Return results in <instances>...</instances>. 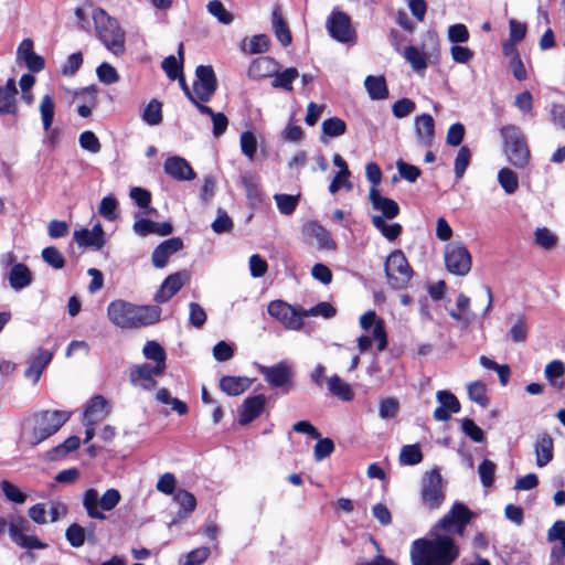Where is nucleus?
I'll list each match as a JSON object with an SVG mask.
<instances>
[{
  "instance_id": "obj_16",
  "label": "nucleus",
  "mask_w": 565,
  "mask_h": 565,
  "mask_svg": "<svg viewBox=\"0 0 565 565\" xmlns=\"http://www.w3.org/2000/svg\"><path fill=\"white\" fill-rule=\"evenodd\" d=\"M28 522L23 518H18L15 521L11 522L9 525V534L11 540L23 548L29 550H43L47 546L46 543L41 542L34 535H26L23 533V530Z\"/></svg>"
},
{
  "instance_id": "obj_26",
  "label": "nucleus",
  "mask_w": 565,
  "mask_h": 565,
  "mask_svg": "<svg viewBox=\"0 0 565 565\" xmlns=\"http://www.w3.org/2000/svg\"><path fill=\"white\" fill-rule=\"evenodd\" d=\"M17 95L18 89L14 78H9L4 86H0V115L18 114Z\"/></svg>"
},
{
  "instance_id": "obj_55",
  "label": "nucleus",
  "mask_w": 565,
  "mask_h": 565,
  "mask_svg": "<svg viewBox=\"0 0 565 565\" xmlns=\"http://www.w3.org/2000/svg\"><path fill=\"white\" fill-rule=\"evenodd\" d=\"M207 11L223 24H230L234 20L233 14L225 9L220 0H211L207 3Z\"/></svg>"
},
{
  "instance_id": "obj_54",
  "label": "nucleus",
  "mask_w": 565,
  "mask_h": 565,
  "mask_svg": "<svg viewBox=\"0 0 565 565\" xmlns=\"http://www.w3.org/2000/svg\"><path fill=\"white\" fill-rule=\"evenodd\" d=\"M65 537L71 546L81 547L85 543V529L77 523H72L66 529Z\"/></svg>"
},
{
  "instance_id": "obj_33",
  "label": "nucleus",
  "mask_w": 565,
  "mask_h": 565,
  "mask_svg": "<svg viewBox=\"0 0 565 565\" xmlns=\"http://www.w3.org/2000/svg\"><path fill=\"white\" fill-rule=\"evenodd\" d=\"M32 273L23 263H17L9 273V284L14 290H21L32 282Z\"/></svg>"
},
{
  "instance_id": "obj_29",
  "label": "nucleus",
  "mask_w": 565,
  "mask_h": 565,
  "mask_svg": "<svg viewBox=\"0 0 565 565\" xmlns=\"http://www.w3.org/2000/svg\"><path fill=\"white\" fill-rule=\"evenodd\" d=\"M250 384V380L246 376L224 375L221 377L218 386L225 394L237 396L246 392Z\"/></svg>"
},
{
  "instance_id": "obj_47",
  "label": "nucleus",
  "mask_w": 565,
  "mask_h": 565,
  "mask_svg": "<svg viewBox=\"0 0 565 565\" xmlns=\"http://www.w3.org/2000/svg\"><path fill=\"white\" fill-rule=\"evenodd\" d=\"M311 234L317 239L318 245L322 249H335L337 244L332 239L329 231L319 224L311 226Z\"/></svg>"
},
{
  "instance_id": "obj_28",
  "label": "nucleus",
  "mask_w": 565,
  "mask_h": 565,
  "mask_svg": "<svg viewBox=\"0 0 565 565\" xmlns=\"http://www.w3.org/2000/svg\"><path fill=\"white\" fill-rule=\"evenodd\" d=\"M416 136L425 147H430L435 138V121L431 115L422 114L415 119Z\"/></svg>"
},
{
  "instance_id": "obj_3",
  "label": "nucleus",
  "mask_w": 565,
  "mask_h": 565,
  "mask_svg": "<svg viewBox=\"0 0 565 565\" xmlns=\"http://www.w3.org/2000/svg\"><path fill=\"white\" fill-rule=\"evenodd\" d=\"M93 19L97 36L107 50L117 56L124 54L125 32L118 21L103 9L95 11Z\"/></svg>"
},
{
  "instance_id": "obj_20",
  "label": "nucleus",
  "mask_w": 565,
  "mask_h": 565,
  "mask_svg": "<svg viewBox=\"0 0 565 565\" xmlns=\"http://www.w3.org/2000/svg\"><path fill=\"white\" fill-rule=\"evenodd\" d=\"M280 70V64L271 56H259L249 64L247 76L258 81L273 77Z\"/></svg>"
},
{
  "instance_id": "obj_58",
  "label": "nucleus",
  "mask_w": 565,
  "mask_h": 565,
  "mask_svg": "<svg viewBox=\"0 0 565 565\" xmlns=\"http://www.w3.org/2000/svg\"><path fill=\"white\" fill-rule=\"evenodd\" d=\"M270 40L267 34H257L253 35L249 39L248 50L246 51L249 54H262L266 53L269 50Z\"/></svg>"
},
{
  "instance_id": "obj_38",
  "label": "nucleus",
  "mask_w": 565,
  "mask_h": 565,
  "mask_svg": "<svg viewBox=\"0 0 565 565\" xmlns=\"http://www.w3.org/2000/svg\"><path fill=\"white\" fill-rule=\"evenodd\" d=\"M372 224L386 239L391 242L397 239L403 232V227L399 223L387 224L380 215L372 216Z\"/></svg>"
},
{
  "instance_id": "obj_45",
  "label": "nucleus",
  "mask_w": 565,
  "mask_h": 565,
  "mask_svg": "<svg viewBox=\"0 0 565 565\" xmlns=\"http://www.w3.org/2000/svg\"><path fill=\"white\" fill-rule=\"evenodd\" d=\"M40 113L42 118L43 128L49 131L55 114V104L50 95H44L40 104Z\"/></svg>"
},
{
  "instance_id": "obj_32",
  "label": "nucleus",
  "mask_w": 565,
  "mask_h": 565,
  "mask_svg": "<svg viewBox=\"0 0 565 565\" xmlns=\"http://www.w3.org/2000/svg\"><path fill=\"white\" fill-rule=\"evenodd\" d=\"M53 354L47 350H42L30 363L29 367L24 371V376L32 380L33 384H36L46 369L51 363Z\"/></svg>"
},
{
  "instance_id": "obj_64",
  "label": "nucleus",
  "mask_w": 565,
  "mask_h": 565,
  "mask_svg": "<svg viewBox=\"0 0 565 565\" xmlns=\"http://www.w3.org/2000/svg\"><path fill=\"white\" fill-rule=\"evenodd\" d=\"M241 149L242 152L248 158L253 159L257 151V140L252 131H244L241 135Z\"/></svg>"
},
{
  "instance_id": "obj_50",
  "label": "nucleus",
  "mask_w": 565,
  "mask_h": 565,
  "mask_svg": "<svg viewBox=\"0 0 565 565\" xmlns=\"http://www.w3.org/2000/svg\"><path fill=\"white\" fill-rule=\"evenodd\" d=\"M81 446V439L77 436H70L66 438L61 445L54 447L51 451V459H56L58 457L65 456L72 451H75Z\"/></svg>"
},
{
  "instance_id": "obj_19",
  "label": "nucleus",
  "mask_w": 565,
  "mask_h": 565,
  "mask_svg": "<svg viewBox=\"0 0 565 565\" xmlns=\"http://www.w3.org/2000/svg\"><path fill=\"white\" fill-rule=\"evenodd\" d=\"M183 248L180 237H171L161 242L152 252L151 262L156 268L167 266L169 258Z\"/></svg>"
},
{
  "instance_id": "obj_34",
  "label": "nucleus",
  "mask_w": 565,
  "mask_h": 565,
  "mask_svg": "<svg viewBox=\"0 0 565 565\" xmlns=\"http://www.w3.org/2000/svg\"><path fill=\"white\" fill-rule=\"evenodd\" d=\"M178 56L179 58L169 55L161 63V67L170 81H175L183 73L184 49L182 43L179 44Z\"/></svg>"
},
{
  "instance_id": "obj_49",
  "label": "nucleus",
  "mask_w": 565,
  "mask_h": 565,
  "mask_svg": "<svg viewBox=\"0 0 565 565\" xmlns=\"http://www.w3.org/2000/svg\"><path fill=\"white\" fill-rule=\"evenodd\" d=\"M42 259L54 269H62L65 266V258L55 246L43 248Z\"/></svg>"
},
{
  "instance_id": "obj_25",
  "label": "nucleus",
  "mask_w": 565,
  "mask_h": 565,
  "mask_svg": "<svg viewBox=\"0 0 565 565\" xmlns=\"http://www.w3.org/2000/svg\"><path fill=\"white\" fill-rule=\"evenodd\" d=\"M370 201L372 203V207L374 210H379L382 212V217L385 220H393L398 216L401 209L397 202L390 198H384L381 195L380 191L376 188L370 189L369 194Z\"/></svg>"
},
{
  "instance_id": "obj_4",
  "label": "nucleus",
  "mask_w": 565,
  "mask_h": 565,
  "mask_svg": "<svg viewBox=\"0 0 565 565\" xmlns=\"http://www.w3.org/2000/svg\"><path fill=\"white\" fill-rule=\"evenodd\" d=\"M384 274L392 289L404 290L409 286L415 273L404 252L394 249L384 262Z\"/></svg>"
},
{
  "instance_id": "obj_8",
  "label": "nucleus",
  "mask_w": 565,
  "mask_h": 565,
  "mask_svg": "<svg viewBox=\"0 0 565 565\" xmlns=\"http://www.w3.org/2000/svg\"><path fill=\"white\" fill-rule=\"evenodd\" d=\"M445 484L437 468L431 469L423 478L420 501L428 510H437L445 501Z\"/></svg>"
},
{
  "instance_id": "obj_5",
  "label": "nucleus",
  "mask_w": 565,
  "mask_h": 565,
  "mask_svg": "<svg viewBox=\"0 0 565 565\" xmlns=\"http://www.w3.org/2000/svg\"><path fill=\"white\" fill-rule=\"evenodd\" d=\"M500 132L509 162L518 169L525 168L530 162L531 153L521 129L518 126L508 125L502 127Z\"/></svg>"
},
{
  "instance_id": "obj_40",
  "label": "nucleus",
  "mask_w": 565,
  "mask_h": 565,
  "mask_svg": "<svg viewBox=\"0 0 565 565\" xmlns=\"http://www.w3.org/2000/svg\"><path fill=\"white\" fill-rule=\"evenodd\" d=\"M508 335L515 343H522L527 340L529 326L524 313L516 317V320L510 328Z\"/></svg>"
},
{
  "instance_id": "obj_12",
  "label": "nucleus",
  "mask_w": 565,
  "mask_h": 565,
  "mask_svg": "<svg viewBox=\"0 0 565 565\" xmlns=\"http://www.w3.org/2000/svg\"><path fill=\"white\" fill-rule=\"evenodd\" d=\"M473 516V512L465 503L456 502L449 512L438 521L435 529L449 531L454 525L456 532L461 535Z\"/></svg>"
},
{
  "instance_id": "obj_1",
  "label": "nucleus",
  "mask_w": 565,
  "mask_h": 565,
  "mask_svg": "<svg viewBox=\"0 0 565 565\" xmlns=\"http://www.w3.org/2000/svg\"><path fill=\"white\" fill-rule=\"evenodd\" d=\"M459 556V548L454 539L436 534L433 540L417 539L412 544L413 565H451Z\"/></svg>"
},
{
  "instance_id": "obj_42",
  "label": "nucleus",
  "mask_w": 565,
  "mask_h": 565,
  "mask_svg": "<svg viewBox=\"0 0 565 565\" xmlns=\"http://www.w3.org/2000/svg\"><path fill=\"white\" fill-rule=\"evenodd\" d=\"M498 181L507 194H513L519 189L518 175L509 168H502L499 171Z\"/></svg>"
},
{
  "instance_id": "obj_37",
  "label": "nucleus",
  "mask_w": 565,
  "mask_h": 565,
  "mask_svg": "<svg viewBox=\"0 0 565 565\" xmlns=\"http://www.w3.org/2000/svg\"><path fill=\"white\" fill-rule=\"evenodd\" d=\"M142 353L146 356V359L156 362L154 366L159 369L158 371L166 370L167 354L160 343H158L157 341H147L142 349Z\"/></svg>"
},
{
  "instance_id": "obj_60",
  "label": "nucleus",
  "mask_w": 565,
  "mask_h": 565,
  "mask_svg": "<svg viewBox=\"0 0 565 565\" xmlns=\"http://www.w3.org/2000/svg\"><path fill=\"white\" fill-rule=\"evenodd\" d=\"M313 448V456L317 461H321L334 451V443L330 438H318Z\"/></svg>"
},
{
  "instance_id": "obj_6",
  "label": "nucleus",
  "mask_w": 565,
  "mask_h": 565,
  "mask_svg": "<svg viewBox=\"0 0 565 565\" xmlns=\"http://www.w3.org/2000/svg\"><path fill=\"white\" fill-rule=\"evenodd\" d=\"M120 499V492L115 488L106 490L102 498H99L96 489L90 488L83 493V507L90 519L104 521L106 515L98 508L103 511H111L117 507Z\"/></svg>"
},
{
  "instance_id": "obj_56",
  "label": "nucleus",
  "mask_w": 565,
  "mask_h": 565,
  "mask_svg": "<svg viewBox=\"0 0 565 565\" xmlns=\"http://www.w3.org/2000/svg\"><path fill=\"white\" fill-rule=\"evenodd\" d=\"M461 429L475 443H483L486 440L483 430L470 418L461 419Z\"/></svg>"
},
{
  "instance_id": "obj_53",
  "label": "nucleus",
  "mask_w": 565,
  "mask_h": 565,
  "mask_svg": "<svg viewBox=\"0 0 565 565\" xmlns=\"http://www.w3.org/2000/svg\"><path fill=\"white\" fill-rule=\"evenodd\" d=\"M471 160V151L467 146H462L455 159V175L457 179H461L466 172Z\"/></svg>"
},
{
  "instance_id": "obj_48",
  "label": "nucleus",
  "mask_w": 565,
  "mask_h": 565,
  "mask_svg": "<svg viewBox=\"0 0 565 565\" xmlns=\"http://www.w3.org/2000/svg\"><path fill=\"white\" fill-rule=\"evenodd\" d=\"M468 395L471 401H473L481 407H487L489 405V398L487 396V387H486L484 383L481 381L472 382L468 386Z\"/></svg>"
},
{
  "instance_id": "obj_46",
  "label": "nucleus",
  "mask_w": 565,
  "mask_h": 565,
  "mask_svg": "<svg viewBox=\"0 0 565 565\" xmlns=\"http://www.w3.org/2000/svg\"><path fill=\"white\" fill-rule=\"evenodd\" d=\"M322 132L329 137H340L347 132V124L339 117H331L322 122Z\"/></svg>"
},
{
  "instance_id": "obj_36",
  "label": "nucleus",
  "mask_w": 565,
  "mask_h": 565,
  "mask_svg": "<svg viewBox=\"0 0 565 565\" xmlns=\"http://www.w3.org/2000/svg\"><path fill=\"white\" fill-rule=\"evenodd\" d=\"M365 88L371 99L381 100L388 96V88L383 76H366L364 81Z\"/></svg>"
},
{
  "instance_id": "obj_17",
  "label": "nucleus",
  "mask_w": 565,
  "mask_h": 565,
  "mask_svg": "<svg viewBox=\"0 0 565 565\" xmlns=\"http://www.w3.org/2000/svg\"><path fill=\"white\" fill-rule=\"evenodd\" d=\"M266 396L257 394L246 397L238 408V424L245 426L258 418L265 411Z\"/></svg>"
},
{
  "instance_id": "obj_39",
  "label": "nucleus",
  "mask_w": 565,
  "mask_h": 565,
  "mask_svg": "<svg viewBox=\"0 0 565 565\" xmlns=\"http://www.w3.org/2000/svg\"><path fill=\"white\" fill-rule=\"evenodd\" d=\"M299 76V72L296 67H288L282 72H277L273 77L271 87L273 88H281L287 92H291L294 89L292 83Z\"/></svg>"
},
{
  "instance_id": "obj_15",
  "label": "nucleus",
  "mask_w": 565,
  "mask_h": 565,
  "mask_svg": "<svg viewBox=\"0 0 565 565\" xmlns=\"http://www.w3.org/2000/svg\"><path fill=\"white\" fill-rule=\"evenodd\" d=\"M189 275L185 270L169 275L161 284L153 296L156 303H166L177 295L188 281Z\"/></svg>"
},
{
  "instance_id": "obj_22",
  "label": "nucleus",
  "mask_w": 565,
  "mask_h": 565,
  "mask_svg": "<svg viewBox=\"0 0 565 565\" xmlns=\"http://www.w3.org/2000/svg\"><path fill=\"white\" fill-rule=\"evenodd\" d=\"M163 169L169 177L179 181H190L196 177L190 163L178 156L168 158L163 163Z\"/></svg>"
},
{
  "instance_id": "obj_7",
  "label": "nucleus",
  "mask_w": 565,
  "mask_h": 565,
  "mask_svg": "<svg viewBox=\"0 0 565 565\" xmlns=\"http://www.w3.org/2000/svg\"><path fill=\"white\" fill-rule=\"evenodd\" d=\"M70 419V413L63 411H43L34 415L32 444L38 445L47 439Z\"/></svg>"
},
{
  "instance_id": "obj_43",
  "label": "nucleus",
  "mask_w": 565,
  "mask_h": 565,
  "mask_svg": "<svg viewBox=\"0 0 565 565\" xmlns=\"http://www.w3.org/2000/svg\"><path fill=\"white\" fill-rule=\"evenodd\" d=\"M404 57L412 65L414 71L418 73L425 71L428 66L426 56L414 45L405 47Z\"/></svg>"
},
{
  "instance_id": "obj_21",
  "label": "nucleus",
  "mask_w": 565,
  "mask_h": 565,
  "mask_svg": "<svg viewBox=\"0 0 565 565\" xmlns=\"http://www.w3.org/2000/svg\"><path fill=\"white\" fill-rule=\"evenodd\" d=\"M74 239L79 247H93L102 249L106 243L105 232L100 223H97L89 231L82 228L74 232Z\"/></svg>"
},
{
  "instance_id": "obj_62",
  "label": "nucleus",
  "mask_w": 565,
  "mask_h": 565,
  "mask_svg": "<svg viewBox=\"0 0 565 565\" xmlns=\"http://www.w3.org/2000/svg\"><path fill=\"white\" fill-rule=\"evenodd\" d=\"M437 399L440 403V406L445 407L447 411L456 414L460 412V403L455 394L448 391H438Z\"/></svg>"
},
{
  "instance_id": "obj_14",
  "label": "nucleus",
  "mask_w": 565,
  "mask_h": 565,
  "mask_svg": "<svg viewBox=\"0 0 565 565\" xmlns=\"http://www.w3.org/2000/svg\"><path fill=\"white\" fill-rule=\"evenodd\" d=\"M330 35L339 42L347 43L355 38L351 18L343 11H333L328 20Z\"/></svg>"
},
{
  "instance_id": "obj_63",
  "label": "nucleus",
  "mask_w": 565,
  "mask_h": 565,
  "mask_svg": "<svg viewBox=\"0 0 565 565\" xmlns=\"http://www.w3.org/2000/svg\"><path fill=\"white\" fill-rule=\"evenodd\" d=\"M1 489L6 498L14 503H23L26 500V495L13 483L8 480L1 482Z\"/></svg>"
},
{
  "instance_id": "obj_18",
  "label": "nucleus",
  "mask_w": 565,
  "mask_h": 565,
  "mask_svg": "<svg viewBox=\"0 0 565 565\" xmlns=\"http://www.w3.org/2000/svg\"><path fill=\"white\" fill-rule=\"evenodd\" d=\"M360 326L363 330L373 328L372 337L377 343V350L384 351L387 347V333L383 319H377L375 311L369 310L360 318Z\"/></svg>"
},
{
  "instance_id": "obj_57",
  "label": "nucleus",
  "mask_w": 565,
  "mask_h": 565,
  "mask_svg": "<svg viewBox=\"0 0 565 565\" xmlns=\"http://www.w3.org/2000/svg\"><path fill=\"white\" fill-rule=\"evenodd\" d=\"M118 202L114 196H105L102 199L99 204V213L107 221H115L118 217L117 214Z\"/></svg>"
},
{
  "instance_id": "obj_27",
  "label": "nucleus",
  "mask_w": 565,
  "mask_h": 565,
  "mask_svg": "<svg viewBox=\"0 0 565 565\" xmlns=\"http://www.w3.org/2000/svg\"><path fill=\"white\" fill-rule=\"evenodd\" d=\"M273 31L282 46H288L292 42L291 31L287 21L282 17L280 4L276 3L271 12Z\"/></svg>"
},
{
  "instance_id": "obj_61",
  "label": "nucleus",
  "mask_w": 565,
  "mask_h": 565,
  "mask_svg": "<svg viewBox=\"0 0 565 565\" xmlns=\"http://www.w3.org/2000/svg\"><path fill=\"white\" fill-rule=\"evenodd\" d=\"M78 142L83 149H85L92 153H97L102 149V145H100L98 138L90 130H86V131L82 132L79 135Z\"/></svg>"
},
{
  "instance_id": "obj_35",
  "label": "nucleus",
  "mask_w": 565,
  "mask_h": 565,
  "mask_svg": "<svg viewBox=\"0 0 565 565\" xmlns=\"http://www.w3.org/2000/svg\"><path fill=\"white\" fill-rule=\"evenodd\" d=\"M330 394L343 402H350L354 398V392L350 384L343 381L339 375L334 374L327 381Z\"/></svg>"
},
{
  "instance_id": "obj_9",
  "label": "nucleus",
  "mask_w": 565,
  "mask_h": 565,
  "mask_svg": "<svg viewBox=\"0 0 565 565\" xmlns=\"http://www.w3.org/2000/svg\"><path fill=\"white\" fill-rule=\"evenodd\" d=\"M444 259L447 270L452 275L466 276L471 269V254L463 243L447 244Z\"/></svg>"
},
{
  "instance_id": "obj_11",
  "label": "nucleus",
  "mask_w": 565,
  "mask_h": 565,
  "mask_svg": "<svg viewBox=\"0 0 565 565\" xmlns=\"http://www.w3.org/2000/svg\"><path fill=\"white\" fill-rule=\"evenodd\" d=\"M259 372L271 387L282 388L286 393L294 387V370L285 361L271 366H259Z\"/></svg>"
},
{
  "instance_id": "obj_2",
  "label": "nucleus",
  "mask_w": 565,
  "mask_h": 565,
  "mask_svg": "<svg viewBox=\"0 0 565 565\" xmlns=\"http://www.w3.org/2000/svg\"><path fill=\"white\" fill-rule=\"evenodd\" d=\"M161 309L157 306H138L122 299L107 306L109 321L121 329H138L158 323Z\"/></svg>"
},
{
  "instance_id": "obj_41",
  "label": "nucleus",
  "mask_w": 565,
  "mask_h": 565,
  "mask_svg": "<svg viewBox=\"0 0 565 565\" xmlns=\"http://www.w3.org/2000/svg\"><path fill=\"white\" fill-rule=\"evenodd\" d=\"M423 452L418 444L405 445L399 452V461L406 466H415L423 461Z\"/></svg>"
},
{
  "instance_id": "obj_59",
  "label": "nucleus",
  "mask_w": 565,
  "mask_h": 565,
  "mask_svg": "<svg viewBox=\"0 0 565 565\" xmlns=\"http://www.w3.org/2000/svg\"><path fill=\"white\" fill-rule=\"evenodd\" d=\"M96 74H97L98 79L102 83L107 84V85L117 83L119 81V75H118L116 68L106 62L102 63L97 67Z\"/></svg>"
},
{
  "instance_id": "obj_13",
  "label": "nucleus",
  "mask_w": 565,
  "mask_h": 565,
  "mask_svg": "<svg viewBox=\"0 0 565 565\" xmlns=\"http://www.w3.org/2000/svg\"><path fill=\"white\" fill-rule=\"evenodd\" d=\"M217 89V78L211 65H199L195 68L193 90L196 99L210 102Z\"/></svg>"
},
{
  "instance_id": "obj_31",
  "label": "nucleus",
  "mask_w": 565,
  "mask_h": 565,
  "mask_svg": "<svg viewBox=\"0 0 565 565\" xmlns=\"http://www.w3.org/2000/svg\"><path fill=\"white\" fill-rule=\"evenodd\" d=\"M561 541V546H553L551 550V558L559 561L565 556V521L558 520L547 531V541Z\"/></svg>"
},
{
  "instance_id": "obj_10",
  "label": "nucleus",
  "mask_w": 565,
  "mask_h": 565,
  "mask_svg": "<svg viewBox=\"0 0 565 565\" xmlns=\"http://www.w3.org/2000/svg\"><path fill=\"white\" fill-rule=\"evenodd\" d=\"M268 313L290 330H299L303 326L305 309L294 307L282 300H274L268 305Z\"/></svg>"
},
{
  "instance_id": "obj_52",
  "label": "nucleus",
  "mask_w": 565,
  "mask_h": 565,
  "mask_svg": "<svg viewBox=\"0 0 565 565\" xmlns=\"http://www.w3.org/2000/svg\"><path fill=\"white\" fill-rule=\"evenodd\" d=\"M495 463L490 459H483L479 465L478 472L481 483L486 488L492 487L495 479Z\"/></svg>"
},
{
  "instance_id": "obj_23",
  "label": "nucleus",
  "mask_w": 565,
  "mask_h": 565,
  "mask_svg": "<svg viewBox=\"0 0 565 565\" xmlns=\"http://www.w3.org/2000/svg\"><path fill=\"white\" fill-rule=\"evenodd\" d=\"M109 413V405L103 395L93 396L84 411L86 426H93L103 420Z\"/></svg>"
},
{
  "instance_id": "obj_30",
  "label": "nucleus",
  "mask_w": 565,
  "mask_h": 565,
  "mask_svg": "<svg viewBox=\"0 0 565 565\" xmlns=\"http://www.w3.org/2000/svg\"><path fill=\"white\" fill-rule=\"evenodd\" d=\"M158 370L159 369L157 366H150L149 364H146V363L137 365L135 369H132L130 371V374H129L130 382L132 384L146 382V383H142L141 385L143 388H149L150 384L151 385L156 384V382L153 381V376L162 375L164 372V370H160V371H158Z\"/></svg>"
},
{
  "instance_id": "obj_51",
  "label": "nucleus",
  "mask_w": 565,
  "mask_h": 565,
  "mask_svg": "<svg viewBox=\"0 0 565 565\" xmlns=\"http://www.w3.org/2000/svg\"><path fill=\"white\" fill-rule=\"evenodd\" d=\"M277 207L281 214L290 215L297 209L299 196L290 194H276L274 196Z\"/></svg>"
},
{
  "instance_id": "obj_44",
  "label": "nucleus",
  "mask_w": 565,
  "mask_h": 565,
  "mask_svg": "<svg viewBox=\"0 0 565 565\" xmlns=\"http://www.w3.org/2000/svg\"><path fill=\"white\" fill-rule=\"evenodd\" d=\"M142 119L150 126H157L162 121V103L151 99L142 113Z\"/></svg>"
},
{
  "instance_id": "obj_24",
  "label": "nucleus",
  "mask_w": 565,
  "mask_h": 565,
  "mask_svg": "<svg viewBox=\"0 0 565 565\" xmlns=\"http://www.w3.org/2000/svg\"><path fill=\"white\" fill-rule=\"evenodd\" d=\"M536 456V466L542 468L550 463L554 458V439L547 431L537 434L534 443Z\"/></svg>"
}]
</instances>
